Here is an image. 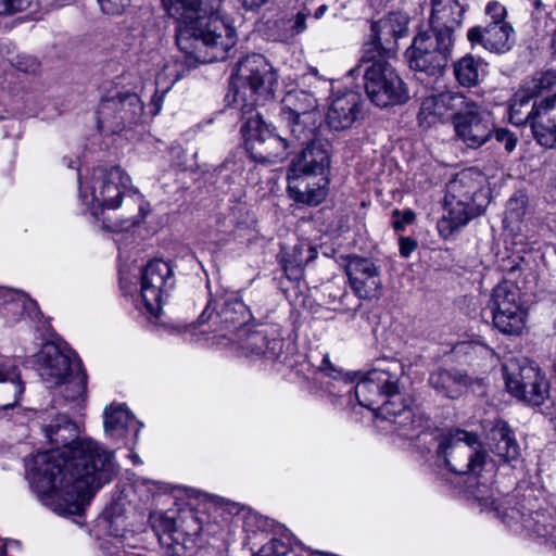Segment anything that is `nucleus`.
<instances>
[{"instance_id": "1", "label": "nucleus", "mask_w": 556, "mask_h": 556, "mask_svg": "<svg viewBox=\"0 0 556 556\" xmlns=\"http://www.w3.org/2000/svg\"><path fill=\"white\" fill-rule=\"evenodd\" d=\"M42 431L53 447L27 462L29 485L58 515H80L116 475L114 452L91 438H79L77 424L63 413L43 424Z\"/></svg>"}, {"instance_id": "2", "label": "nucleus", "mask_w": 556, "mask_h": 556, "mask_svg": "<svg viewBox=\"0 0 556 556\" xmlns=\"http://www.w3.org/2000/svg\"><path fill=\"white\" fill-rule=\"evenodd\" d=\"M277 76L262 54L253 53L241 59L231 76L233 102L242 113L241 134L251 159L261 164L281 163L289 156V142L276 134L255 110L260 96L271 91Z\"/></svg>"}, {"instance_id": "3", "label": "nucleus", "mask_w": 556, "mask_h": 556, "mask_svg": "<svg viewBox=\"0 0 556 556\" xmlns=\"http://www.w3.org/2000/svg\"><path fill=\"white\" fill-rule=\"evenodd\" d=\"M177 21L176 43L187 67L224 61L237 43V33L222 16L223 0H162Z\"/></svg>"}, {"instance_id": "4", "label": "nucleus", "mask_w": 556, "mask_h": 556, "mask_svg": "<svg viewBox=\"0 0 556 556\" xmlns=\"http://www.w3.org/2000/svg\"><path fill=\"white\" fill-rule=\"evenodd\" d=\"M404 374L403 365L394 358L378 359L371 369L362 376L354 390L358 404L372 410L380 417L399 427L402 435L413 439L415 430L420 426L413 410L405 404L399 403L401 410L395 415L394 399H400V380Z\"/></svg>"}, {"instance_id": "5", "label": "nucleus", "mask_w": 556, "mask_h": 556, "mask_svg": "<svg viewBox=\"0 0 556 556\" xmlns=\"http://www.w3.org/2000/svg\"><path fill=\"white\" fill-rule=\"evenodd\" d=\"M484 176L475 168L458 173L446 186L444 215L438 223L442 237L447 238L455 230L466 226L486 208L489 189Z\"/></svg>"}, {"instance_id": "6", "label": "nucleus", "mask_w": 556, "mask_h": 556, "mask_svg": "<svg viewBox=\"0 0 556 556\" xmlns=\"http://www.w3.org/2000/svg\"><path fill=\"white\" fill-rule=\"evenodd\" d=\"M311 93L299 90L287 94L280 111L281 121L290 127L294 138L302 140L306 144L301 155L292 163L290 174L288 175V192L294 201L308 205L313 203V190L308 189V184H305L304 176L312 173L313 165L304 163L303 159L307 153H311L312 139L309 134L312 130L307 127V122L311 119Z\"/></svg>"}, {"instance_id": "7", "label": "nucleus", "mask_w": 556, "mask_h": 556, "mask_svg": "<svg viewBox=\"0 0 556 556\" xmlns=\"http://www.w3.org/2000/svg\"><path fill=\"white\" fill-rule=\"evenodd\" d=\"M141 199L131 187L130 177L119 166H98L79 178V199L92 216L99 218L103 211L121 206L124 197Z\"/></svg>"}, {"instance_id": "8", "label": "nucleus", "mask_w": 556, "mask_h": 556, "mask_svg": "<svg viewBox=\"0 0 556 556\" xmlns=\"http://www.w3.org/2000/svg\"><path fill=\"white\" fill-rule=\"evenodd\" d=\"M364 68L365 90L370 101L380 108L403 104L409 93L405 83L378 50L365 49L361 63L349 71L350 76Z\"/></svg>"}, {"instance_id": "9", "label": "nucleus", "mask_w": 556, "mask_h": 556, "mask_svg": "<svg viewBox=\"0 0 556 556\" xmlns=\"http://www.w3.org/2000/svg\"><path fill=\"white\" fill-rule=\"evenodd\" d=\"M437 455L446 468L456 475H479L488 458L479 437L475 432L456 428L435 438Z\"/></svg>"}, {"instance_id": "10", "label": "nucleus", "mask_w": 556, "mask_h": 556, "mask_svg": "<svg viewBox=\"0 0 556 556\" xmlns=\"http://www.w3.org/2000/svg\"><path fill=\"white\" fill-rule=\"evenodd\" d=\"M180 518L182 525L177 527L173 514L154 513L150 516L164 556H200L202 525L199 518L192 511L185 513Z\"/></svg>"}, {"instance_id": "11", "label": "nucleus", "mask_w": 556, "mask_h": 556, "mask_svg": "<svg viewBox=\"0 0 556 556\" xmlns=\"http://www.w3.org/2000/svg\"><path fill=\"white\" fill-rule=\"evenodd\" d=\"M505 384L510 394L539 406L548 396V382L540 368L528 358L510 357L503 364Z\"/></svg>"}, {"instance_id": "12", "label": "nucleus", "mask_w": 556, "mask_h": 556, "mask_svg": "<svg viewBox=\"0 0 556 556\" xmlns=\"http://www.w3.org/2000/svg\"><path fill=\"white\" fill-rule=\"evenodd\" d=\"M490 306L494 327L507 336H520L527 325L528 307L519 288L511 281L498 283L492 292Z\"/></svg>"}, {"instance_id": "13", "label": "nucleus", "mask_w": 556, "mask_h": 556, "mask_svg": "<svg viewBox=\"0 0 556 556\" xmlns=\"http://www.w3.org/2000/svg\"><path fill=\"white\" fill-rule=\"evenodd\" d=\"M453 46L452 41L431 31L419 33L406 51L409 67L435 76L447 65Z\"/></svg>"}, {"instance_id": "14", "label": "nucleus", "mask_w": 556, "mask_h": 556, "mask_svg": "<svg viewBox=\"0 0 556 556\" xmlns=\"http://www.w3.org/2000/svg\"><path fill=\"white\" fill-rule=\"evenodd\" d=\"M236 337V345L241 355L260 361L264 368L281 371L285 366H292L289 356L282 351L281 339H268L263 331L251 330L250 327L239 328Z\"/></svg>"}, {"instance_id": "15", "label": "nucleus", "mask_w": 556, "mask_h": 556, "mask_svg": "<svg viewBox=\"0 0 556 556\" xmlns=\"http://www.w3.org/2000/svg\"><path fill=\"white\" fill-rule=\"evenodd\" d=\"M176 283L169 262L161 258L150 261L140 274V301L146 312L157 316L163 300L168 296Z\"/></svg>"}, {"instance_id": "16", "label": "nucleus", "mask_w": 556, "mask_h": 556, "mask_svg": "<svg viewBox=\"0 0 556 556\" xmlns=\"http://www.w3.org/2000/svg\"><path fill=\"white\" fill-rule=\"evenodd\" d=\"M452 123L456 138L470 149L485 144L494 131L490 112L467 97L466 104L458 110Z\"/></svg>"}, {"instance_id": "17", "label": "nucleus", "mask_w": 556, "mask_h": 556, "mask_svg": "<svg viewBox=\"0 0 556 556\" xmlns=\"http://www.w3.org/2000/svg\"><path fill=\"white\" fill-rule=\"evenodd\" d=\"M350 287L361 300H378L383 292L382 269L374 260L358 255L346 258Z\"/></svg>"}, {"instance_id": "18", "label": "nucleus", "mask_w": 556, "mask_h": 556, "mask_svg": "<svg viewBox=\"0 0 556 556\" xmlns=\"http://www.w3.org/2000/svg\"><path fill=\"white\" fill-rule=\"evenodd\" d=\"M39 374L48 388H53L79 372L80 361L70 355L53 343L43 344L39 355Z\"/></svg>"}, {"instance_id": "19", "label": "nucleus", "mask_w": 556, "mask_h": 556, "mask_svg": "<svg viewBox=\"0 0 556 556\" xmlns=\"http://www.w3.org/2000/svg\"><path fill=\"white\" fill-rule=\"evenodd\" d=\"M464 104H466V96L457 91L446 90L426 97L420 102L417 115L419 125L429 128L453 122Z\"/></svg>"}, {"instance_id": "20", "label": "nucleus", "mask_w": 556, "mask_h": 556, "mask_svg": "<svg viewBox=\"0 0 556 556\" xmlns=\"http://www.w3.org/2000/svg\"><path fill=\"white\" fill-rule=\"evenodd\" d=\"M375 40L365 49L378 50L387 58L396 50L397 40L407 36L408 17L401 12H393L371 24Z\"/></svg>"}, {"instance_id": "21", "label": "nucleus", "mask_w": 556, "mask_h": 556, "mask_svg": "<svg viewBox=\"0 0 556 556\" xmlns=\"http://www.w3.org/2000/svg\"><path fill=\"white\" fill-rule=\"evenodd\" d=\"M363 99L354 90L332 96L326 113L327 126L336 131L350 128L361 116Z\"/></svg>"}, {"instance_id": "22", "label": "nucleus", "mask_w": 556, "mask_h": 556, "mask_svg": "<svg viewBox=\"0 0 556 556\" xmlns=\"http://www.w3.org/2000/svg\"><path fill=\"white\" fill-rule=\"evenodd\" d=\"M430 30L454 43V34L460 29L466 11L458 0H431Z\"/></svg>"}, {"instance_id": "23", "label": "nucleus", "mask_w": 556, "mask_h": 556, "mask_svg": "<svg viewBox=\"0 0 556 556\" xmlns=\"http://www.w3.org/2000/svg\"><path fill=\"white\" fill-rule=\"evenodd\" d=\"M486 442L490 451L501 463L513 465L521 457V448L515 432L502 419H495L486 430Z\"/></svg>"}, {"instance_id": "24", "label": "nucleus", "mask_w": 556, "mask_h": 556, "mask_svg": "<svg viewBox=\"0 0 556 556\" xmlns=\"http://www.w3.org/2000/svg\"><path fill=\"white\" fill-rule=\"evenodd\" d=\"M528 118L538 143L549 149L556 147V93L533 105Z\"/></svg>"}, {"instance_id": "25", "label": "nucleus", "mask_w": 556, "mask_h": 556, "mask_svg": "<svg viewBox=\"0 0 556 556\" xmlns=\"http://www.w3.org/2000/svg\"><path fill=\"white\" fill-rule=\"evenodd\" d=\"M467 38L472 46L480 45L494 53H505L515 45V29L511 24L471 27Z\"/></svg>"}, {"instance_id": "26", "label": "nucleus", "mask_w": 556, "mask_h": 556, "mask_svg": "<svg viewBox=\"0 0 556 556\" xmlns=\"http://www.w3.org/2000/svg\"><path fill=\"white\" fill-rule=\"evenodd\" d=\"M25 315L33 320H38L41 316V312L36 301L28 298L27 294L11 290H0V317L4 320L8 326H14Z\"/></svg>"}, {"instance_id": "27", "label": "nucleus", "mask_w": 556, "mask_h": 556, "mask_svg": "<svg viewBox=\"0 0 556 556\" xmlns=\"http://www.w3.org/2000/svg\"><path fill=\"white\" fill-rule=\"evenodd\" d=\"M472 379L463 370L438 368L429 377L433 390L446 397L458 399L471 384Z\"/></svg>"}, {"instance_id": "28", "label": "nucleus", "mask_w": 556, "mask_h": 556, "mask_svg": "<svg viewBox=\"0 0 556 556\" xmlns=\"http://www.w3.org/2000/svg\"><path fill=\"white\" fill-rule=\"evenodd\" d=\"M24 392V383L17 367L0 356V409L14 407Z\"/></svg>"}, {"instance_id": "29", "label": "nucleus", "mask_w": 556, "mask_h": 556, "mask_svg": "<svg viewBox=\"0 0 556 556\" xmlns=\"http://www.w3.org/2000/svg\"><path fill=\"white\" fill-rule=\"evenodd\" d=\"M141 427L124 404H111L104 410V431L112 438H122L128 430L137 437Z\"/></svg>"}, {"instance_id": "30", "label": "nucleus", "mask_w": 556, "mask_h": 556, "mask_svg": "<svg viewBox=\"0 0 556 556\" xmlns=\"http://www.w3.org/2000/svg\"><path fill=\"white\" fill-rule=\"evenodd\" d=\"M86 384L87 376L81 369L67 380L53 387L58 390V397L54 399V402L59 405H68L72 410L83 409L87 400Z\"/></svg>"}, {"instance_id": "31", "label": "nucleus", "mask_w": 556, "mask_h": 556, "mask_svg": "<svg viewBox=\"0 0 556 556\" xmlns=\"http://www.w3.org/2000/svg\"><path fill=\"white\" fill-rule=\"evenodd\" d=\"M309 11L285 14L268 23V36L275 41L287 42L307 28Z\"/></svg>"}, {"instance_id": "32", "label": "nucleus", "mask_w": 556, "mask_h": 556, "mask_svg": "<svg viewBox=\"0 0 556 556\" xmlns=\"http://www.w3.org/2000/svg\"><path fill=\"white\" fill-rule=\"evenodd\" d=\"M330 155L331 144L329 142L315 143V205L323 202L328 195L330 182Z\"/></svg>"}, {"instance_id": "33", "label": "nucleus", "mask_w": 556, "mask_h": 556, "mask_svg": "<svg viewBox=\"0 0 556 556\" xmlns=\"http://www.w3.org/2000/svg\"><path fill=\"white\" fill-rule=\"evenodd\" d=\"M217 317L226 325L227 329L233 328L237 333L239 328L248 327L247 323L251 318V313L240 298L231 294L224 301Z\"/></svg>"}, {"instance_id": "34", "label": "nucleus", "mask_w": 556, "mask_h": 556, "mask_svg": "<svg viewBox=\"0 0 556 556\" xmlns=\"http://www.w3.org/2000/svg\"><path fill=\"white\" fill-rule=\"evenodd\" d=\"M244 530L248 533L251 549H254L267 538L276 534L277 525L256 511L249 510L244 516Z\"/></svg>"}, {"instance_id": "35", "label": "nucleus", "mask_w": 556, "mask_h": 556, "mask_svg": "<svg viewBox=\"0 0 556 556\" xmlns=\"http://www.w3.org/2000/svg\"><path fill=\"white\" fill-rule=\"evenodd\" d=\"M486 73V64L472 55H465L454 64V75L463 87L477 86Z\"/></svg>"}, {"instance_id": "36", "label": "nucleus", "mask_w": 556, "mask_h": 556, "mask_svg": "<svg viewBox=\"0 0 556 556\" xmlns=\"http://www.w3.org/2000/svg\"><path fill=\"white\" fill-rule=\"evenodd\" d=\"M505 517L508 518V520L505 521L511 528L520 525L521 529H525L527 532L533 533L538 536H553V532L542 523V520L545 519L543 514L535 511L526 515L515 508H511L505 514Z\"/></svg>"}, {"instance_id": "37", "label": "nucleus", "mask_w": 556, "mask_h": 556, "mask_svg": "<svg viewBox=\"0 0 556 556\" xmlns=\"http://www.w3.org/2000/svg\"><path fill=\"white\" fill-rule=\"evenodd\" d=\"M116 100H118L117 111L121 130L127 125L140 122L144 109L138 94L130 92L117 93Z\"/></svg>"}, {"instance_id": "38", "label": "nucleus", "mask_w": 556, "mask_h": 556, "mask_svg": "<svg viewBox=\"0 0 556 556\" xmlns=\"http://www.w3.org/2000/svg\"><path fill=\"white\" fill-rule=\"evenodd\" d=\"M116 96L102 99L96 111L97 125L100 130L116 132L121 130Z\"/></svg>"}, {"instance_id": "39", "label": "nucleus", "mask_w": 556, "mask_h": 556, "mask_svg": "<svg viewBox=\"0 0 556 556\" xmlns=\"http://www.w3.org/2000/svg\"><path fill=\"white\" fill-rule=\"evenodd\" d=\"M315 374L319 376L318 378L315 377V380H318L320 384H326V389L331 394L341 392V389L337 386L342 384L348 387L351 381L349 376L334 367L327 356L324 357L318 370H315Z\"/></svg>"}, {"instance_id": "40", "label": "nucleus", "mask_w": 556, "mask_h": 556, "mask_svg": "<svg viewBox=\"0 0 556 556\" xmlns=\"http://www.w3.org/2000/svg\"><path fill=\"white\" fill-rule=\"evenodd\" d=\"M292 539L288 535H281L279 538L276 534L266 539V542L260 543L253 552V556H289L290 553H294L292 547Z\"/></svg>"}, {"instance_id": "41", "label": "nucleus", "mask_w": 556, "mask_h": 556, "mask_svg": "<svg viewBox=\"0 0 556 556\" xmlns=\"http://www.w3.org/2000/svg\"><path fill=\"white\" fill-rule=\"evenodd\" d=\"M135 490L140 494L141 500L146 502H148L155 494L167 492V488L161 482L144 478L138 479L136 481Z\"/></svg>"}, {"instance_id": "42", "label": "nucleus", "mask_w": 556, "mask_h": 556, "mask_svg": "<svg viewBox=\"0 0 556 556\" xmlns=\"http://www.w3.org/2000/svg\"><path fill=\"white\" fill-rule=\"evenodd\" d=\"M484 14L489 21L488 25L510 24L509 22L506 21L507 9L500 1H489L484 8Z\"/></svg>"}, {"instance_id": "43", "label": "nucleus", "mask_w": 556, "mask_h": 556, "mask_svg": "<svg viewBox=\"0 0 556 556\" xmlns=\"http://www.w3.org/2000/svg\"><path fill=\"white\" fill-rule=\"evenodd\" d=\"M526 204L527 200L525 195L511 197L506 206L505 222H520L526 213Z\"/></svg>"}, {"instance_id": "44", "label": "nucleus", "mask_w": 556, "mask_h": 556, "mask_svg": "<svg viewBox=\"0 0 556 556\" xmlns=\"http://www.w3.org/2000/svg\"><path fill=\"white\" fill-rule=\"evenodd\" d=\"M532 84L533 87H531V91L533 94L541 93L553 88L556 86V71L546 70L544 72L538 73L532 79Z\"/></svg>"}, {"instance_id": "45", "label": "nucleus", "mask_w": 556, "mask_h": 556, "mask_svg": "<svg viewBox=\"0 0 556 556\" xmlns=\"http://www.w3.org/2000/svg\"><path fill=\"white\" fill-rule=\"evenodd\" d=\"M101 11L108 15H121L130 5L131 0H97Z\"/></svg>"}, {"instance_id": "46", "label": "nucleus", "mask_w": 556, "mask_h": 556, "mask_svg": "<svg viewBox=\"0 0 556 556\" xmlns=\"http://www.w3.org/2000/svg\"><path fill=\"white\" fill-rule=\"evenodd\" d=\"M31 2L33 0H0V15L25 11Z\"/></svg>"}, {"instance_id": "47", "label": "nucleus", "mask_w": 556, "mask_h": 556, "mask_svg": "<svg viewBox=\"0 0 556 556\" xmlns=\"http://www.w3.org/2000/svg\"><path fill=\"white\" fill-rule=\"evenodd\" d=\"M10 62L18 71H22L25 73H35L39 66L37 60L34 56L26 55V54H17Z\"/></svg>"}, {"instance_id": "48", "label": "nucleus", "mask_w": 556, "mask_h": 556, "mask_svg": "<svg viewBox=\"0 0 556 556\" xmlns=\"http://www.w3.org/2000/svg\"><path fill=\"white\" fill-rule=\"evenodd\" d=\"M493 135L498 142L504 143L507 152L515 150L518 140L514 132L505 128H494Z\"/></svg>"}, {"instance_id": "49", "label": "nucleus", "mask_w": 556, "mask_h": 556, "mask_svg": "<svg viewBox=\"0 0 556 556\" xmlns=\"http://www.w3.org/2000/svg\"><path fill=\"white\" fill-rule=\"evenodd\" d=\"M415 219V214L410 210H406L401 214V218L393 222V228L397 231L405 229L406 225L412 224Z\"/></svg>"}, {"instance_id": "50", "label": "nucleus", "mask_w": 556, "mask_h": 556, "mask_svg": "<svg viewBox=\"0 0 556 556\" xmlns=\"http://www.w3.org/2000/svg\"><path fill=\"white\" fill-rule=\"evenodd\" d=\"M472 494L484 506H490L494 509H498V506L496 505V500L493 497L492 494L488 495L486 492H484L480 488H477V490Z\"/></svg>"}, {"instance_id": "51", "label": "nucleus", "mask_w": 556, "mask_h": 556, "mask_svg": "<svg viewBox=\"0 0 556 556\" xmlns=\"http://www.w3.org/2000/svg\"><path fill=\"white\" fill-rule=\"evenodd\" d=\"M417 243L415 240L408 238V237H402L400 239V254L403 257H408L413 251L416 249Z\"/></svg>"}, {"instance_id": "52", "label": "nucleus", "mask_w": 556, "mask_h": 556, "mask_svg": "<svg viewBox=\"0 0 556 556\" xmlns=\"http://www.w3.org/2000/svg\"><path fill=\"white\" fill-rule=\"evenodd\" d=\"M532 5L534 7L536 16H539L541 13L549 14L548 9L551 5L547 4L545 0H532Z\"/></svg>"}, {"instance_id": "53", "label": "nucleus", "mask_w": 556, "mask_h": 556, "mask_svg": "<svg viewBox=\"0 0 556 556\" xmlns=\"http://www.w3.org/2000/svg\"><path fill=\"white\" fill-rule=\"evenodd\" d=\"M247 10H255L265 4L268 0H239Z\"/></svg>"}, {"instance_id": "54", "label": "nucleus", "mask_w": 556, "mask_h": 556, "mask_svg": "<svg viewBox=\"0 0 556 556\" xmlns=\"http://www.w3.org/2000/svg\"><path fill=\"white\" fill-rule=\"evenodd\" d=\"M292 547L294 548V553H290L289 556H311L312 553L309 551L304 549L301 544L293 543Z\"/></svg>"}, {"instance_id": "55", "label": "nucleus", "mask_w": 556, "mask_h": 556, "mask_svg": "<svg viewBox=\"0 0 556 556\" xmlns=\"http://www.w3.org/2000/svg\"><path fill=\"white\" fill-rule=\"evenodd\" d=\"M394 400L396 403L393 405V410H394L395 415L401 410V406L399 405V403L405 404L412 410V408L407 405L405 399L403 397V395L401 393H400V399H394Z\"/></svg>"}, {"instance_id": "56", "label": "nucleus", "mask_w": 556, "mask_h": 556, "mask_svg": "<svg viewBox=\"0 0 556 556\" xmlns=\"http://www.w3.org/2000/svg\"><path fill=\"white\" fill-rule=\"evenodd\" d=\"M168 70H169V67H168V66H164L163 71H162L161 73H159V74H157L156 79H155V84H156V86H160L162 78H163L165 75H167V71H168Z\"/></svg>"}, {"instance_id": "57", "label": "nucleus", "mask_w": 556, "mask_h": 556, "mask_svg": "<svg viewBox=\"0 0 556 556\" xmlns=\"http://www.w3.org/2000/svg\"><path fill=\"white\" fill-rule=\"evenodd\" d=\"M327 10V5L323 4L317 10H315V18H319L324 15Z\"/></svg>"}, {"instance_id": "58", "label": "nucleus", "mask_w": 556, "mask_h": 556, "mask_svg": "<svg viewBox=\"0 0 556 556\" xmlns=\"http://www.w3.org/2000/svg\"><path fill=\"white\" fill-rule=\"evenodd\" d=\"M0 556H8L7 544L2 540H0Z\"/></svg>"}, {"instance_id": "59", "label": "nucleus", "mask_w": 556, "mask_h": 556, "mask_svg": "<svg viewBox=\"0 0 556 556\" xmlns=\"http://www.w3.org/2000/svg\"><path fill=\"white\" fill-rule=\"evenodd\" d=\"M119 506H123V503L119 501L113 504L112 510L114 515H117V513L119 511Z\"/></svg>"}, {"instance_id": "60", "label": "nucleus", "mask_w": 556, "mask_h": 556, "mask_svg": "<svg viewBox=\"0 0 556 556\" xmlns=\"http://www.w3.org/2000/svg\"><path fill=\"white\" fill-rule=\"evenodd\" d=\"M161 102H162V97L157 99V101L155 102V110L153 112V115H156L160 110H161Z\"/></svg>"}, {"instance_id": "61", "label": "nucleus", "mask_w": 556, "mask_h": 556, "mask_svg": "<svg viewBox=\"0 0 556 556\" xmlns=\"http://www.w3.org/2000/svg\"><path fill=\"white\" fill-rule=\"evenodd\" d=\"M178 80V76L176 75L168 86L165 87L164 92H166L176 81Z\"/></svg>"}, {"instance_id": "62", "label": "nucleus", "mask_w": 556, "mask_h": 556, "mask_svg": "<svg viewBox=\"0 0 556 556\" xmlns=\"http://www.w3.org/2000/svg\"><path fill=\"white\" fill-rule=\"evenodd\" d=\"M315 556H336V555L327 554V553L315 549Z\"/></svg>"}, {"instance_id": "63", "label": "nucleus", "mask_w": 556, "mask_h": 556, "mask_svg": "<svg viewBox=\"0 0 556 556\" xmlns=\"http://www.w3.org/2000/svg\"><path fill=\"white\" fill-rule=\"evenodd\" d=\"M207 311H208V307H206L205 311L201 314V316H200L201 323L205 321V315H206Z\"/></svg>"}, {"instance_id": "64", "label": "nucleus", "mask_w": 556, "mask_h": 556, "mask_svg": "<svg viewBox=\"0 0 556 556\" xmlns=\"http://www.w3.org/2000/svg\"><path fill=\"white\" fill-rule=\"evenodd\" d=\"M393 214H394V216H400V214H401V213H400V211H399V210H395V211L393 212Z\"/></svg>"}]
</instances>
